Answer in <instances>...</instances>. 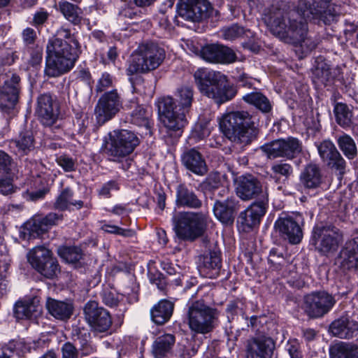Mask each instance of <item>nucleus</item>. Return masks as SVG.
I'll return each mask as SVG.
<instances>
[{"label":"nucleus","mask_w":358,"mask_h":358,"mask_svg":"<svg viewBox=\"0 0 358 358\" xmlns=\"http://www.w3.org/2000/svg\"><path fill=\"white\" fill-rule=\"evenodd\" d=\"M324 12L322 6L316 8L315 3L310 6L306 0H299L288 12L273 6L263 20L274 35L295 46V52L301 59L317 46L316 42L307 36L306 22L321 18Z\"/></svg>","instance_id":"obj_1"},{"label":"nucleus","mask_w":358,"mask_h":358,"mask_svg":"<svg viewBox=\"0 0 358 358\" xmlns=\"http://www.w3.org/2000/svg\"><path fill=\"white\" fill-rule=\"evenodd\" d=\"M45 73L58 77L70 71L80 53V45L74 34L64 27L57 31L56 36L49 40L46 47Z\"/></svg>","instance_id":"obj_2"},{"label":"nucleus","mask_w":358,"mask_h":358,"mask_svg":"<svg viewBox=\"0 0 358 358\" xmlns=\"http://www.w3.org/2000/svg\"><path fill=\"white\" fill-rule=\"evenodd\" d=\"M236 194L243 200H250L259 196L238 218V229L249 232L259 225L268 207V194L263 190L260 182L251 175L242 176L236 180Z\"/></svg>","instance_id":"obj_3"},{"label":"nucleus","mask_w":358,"mask_h":358,"mask_svg":"<svg viewBox=\"0 0 358 358\" xmlns=\"http://www.w3.org/2000/svg\"><path fill=\"white\" fill-rule=\"evenodd\" d=\"M220 128L232 143L243 148L257 138L258 130L248 112L229 113L220 121Z\"/></svg>","instance_id":"obj_4"},{"label":"nucleus","mask_w":358,"mask_h":358,"mask_svg":"<svg viewBox=\"0 0 358 358\" xmlns=\"http://www.w3.org/2000/svg\"><path fill=\"white\" fill-rule=\"evenodd\" d=\"M194 78L201 93L218 104L230 101L236 94V90L228 84L226 77L220 73L199 69Z\"/></svg>","instance_id":"obj_5"},{"label":"nucleus","mask_w":358,"mask_h":358,"mask_svg":"<svg viewBox=\"0 0 358 358\" xmlns=\"http://www.w3.org/2000/svg\"><path fill=\"white\" fill-rule=\"evenodd\" d=\"M172 96H166L159 102V109L162 127L161 133L166 141L173 143L182 134L185 127L188 124V115L174 108Z\"/></svg>","instance_id":"obj_6"},{"label":"nucleus","mask_w":358,"mask_h":358,"mask_svg":"<svg viewBox=\"0 0 358 358\" xmlns=\"http://www.w3.org/2000/svg\"><path fill=\"white\" fill-rule=\"evenodd\" d=\"M210 221L208 215L201 212H178L172 217L173 227L177 237L190 241L203 235Z\"/></svg>","instance_id":"obj_7"},{"label":"nucleus","mask_w":358,"mask_h":358,"mask_svg":"<svg viewBox=\"0 0 358 358\" xmlns=\"http://www.w3.org/2000/svg\"><path fill=\"white\" fill-rule=\"evenodd\" d=\"M186 315L191 331L196 334L205 335L215 328L219 312L203 301H196L189 305Z\"/></svg>","instance_id":"obj_8"},{"label":"nucleus","mask_w":358,"mask_h":358,"mask_svg":"<svg viewBox=\"0 0 358 358\" xmlns=\"http://www.w3.org/2000/svg\"><path fill=\"white\" fill-rule=\"evenodd\" d=\"M139 143L135 133L127 129L114 130L108 134L103 151L111 161L120 162L130 155Z\"/></svg>","instance_id":"obj_9"},{"label":"nucleus","mask_w":358,"mask_h":358,"mask_svg":"<svg viewBox=\"0 0 358 358\" xmlns=\"http://www.w3.org/2000/svg\"><path fill=\"white\" fill-rule=\"evenodd\" d=\"M164 48L155 43L141 45L133 56L128 72L133 75L137 73H147L157 69L165 59Z\"/></svg>","instance_id":"obj_10"},{"label":"nucleus","mask_w":358,"mask_h":358,"mask_svg":"<svg viewBox=\"0 0 358 358\" xmlns=\"http://www.w3.org/2000/svg\"><path fill=\"white\" fill-rule=\"evenodd\" d=\"M341 241V235L335 227L316 226L313 229L311 242L322 255L327 256L334 253Z\"/></svg>","instance_id":"obj_11"},{"label":"nucleus","mask_w":358,"mask_h":358,"mask_svg":"<svg viewBox=\"0 0 358 358\" xmlns=\"http://www.w3.org/2000/svg\"><path fill=\"white\" fill-rule=\"evenodd\" d=\"M122 108V101L117 90L103 94L95 106L94 115L97 122L103 124L113 119Z\"/></svg>","instance_id":"obj_12"},{"label":"nucleus","mask_w":358,"mask_h":358,"mask_svg":"<svg viewBox=\"0 0 358 358\" xmlns=\"http://www.w3.org/2000/svg\"><path fill=\"white\" fill-rule=\"evenodd\" d=\"M336 303L333 295L325 292H313L304 297L303 308L310 317L317 318L329 313Z\"/></svg>","instance_id":"obj_13"},{"label":"nucleus","mask_w":358,"mask_h":358,"mask_svg":"<svg viewBox=\"0 0 358 358\" xmlns=\"http://www.w3.org/2000/svg\"><path fill=\"white\" fill-rule=\"evenodd\" d=\"M20 78L11 71L0 75V108L2 110L13 108L18 99Z\"/></svg>","instance_id":"obj_14"},{"label":"nucleus","mask_w":358,"mask_h":358,"mask_svg":"<svg viewBox=\"0 0 358 358\" xmlns=\"http://www.w3.org/2000/svg\"><path fill=\"white\" fill-rule=\"evenodd\" d=\"M261 148L268 158L285 157L288 159L294 158L302 150L301 142L294 137L264 144Z\"/></svg>","instance_id":"obj_15"},{"label":"nucleus","mask_w":358,"mask_h":358,"mask_svg":"<svg viewBox=\"0 0 358 358\" xmlns=\"http://www.w3.org/2000/svg\"><path fill=\"white\" fill-rule=\"evenodd\" d=\"M178 14L192 21H201L209 18L215 13L208 0H180L178 3Z\"/></svg>","instance_id":"obj_16"},{"label":"nucleus","mask_w":358,"mask_h":358,"mask_svg":"<svg viewBox=\"0 0 358 358\" xmlns=\"http://www.w3.org/2000/svg\"><path fill=\"white\" fill-rule=\"evenodd\" d=\"M301 222H302V217L300 214L283 215L277 219L274 226L282 237L287 239L292 244H298L303 238Z\"/></svg>","instance_id":"obj_17"},{"label":"nucleus","mask_w":358,"mask_h":358,"mask_svg":"<svg viewBox=\"0 0 358 358\" xmlns=\"http://www.w3.org/2000/svg\"><path fill=\"white\" fill-rule=\"evenodd\" d=\"M84 315L86 321L95 331L106 332L112 325L109 312L99 307L98 303L95 301H90L85 304Z\"/></svg>","instance_id":"obj_18"},{"label":"nucleus","mask_w":358,"mask_h":358,"mask_svg":"<svg viewBox=\"0 0 358 358\" xmlns=\"http://www.w3.org/2000/svg\"><path fill=\"white\" fill-rule=\"evenodd\" d=\"M36 113L43 124L52 126L59 116L58 103L50 94H42L38 98Z\"/></svg>","instance_id":"obj_19"},{"label":"nucleus","mask_w":358,"mask_h":358,"mask_svg":"<svg viewBox=\"0 0 358 358\" xmlns=\"http://www.w3.org/2000/svg\"><path fill=\"white\" fill-rule=\"evenodd\" d=\"M274 348L275 343L270 337L253 338L248 341L246 358H271Z\"/></svg>","instance_id":"obj_20"},{"label":"nucleus","mask_w":358,"mask_h":358,"mask_svg":"<svg viewBox=\"0 0 358 358\" xmlns=\"http://www.w3.org/2000/svg\"><path fill=\"white\" fill-rule=\"evenodd\" d=\"M199 272L206 278H215L221 268L220 255L217 252H210L199 258Z\"/></svg>","instance_id":"obj_21"},{"label":"nucleus","mask_w":358,"mask_h":358,"mask_svg":"<svg viewBox=\"0 0 358 358\" xmlns=\"http://www.w3.org/2000/svg\"><path fill=\"white\" fill-rule=\"evenodd\" d=\"M182 163L187 169L196 175L203 176L207 172V166L204 158L194 148L183 153Z\"/></svg>","instance_id":"obj_22"},{"label":"nucleus","mask_w":358,"mask_h":358,"mask_svg":"<svg viewBox=\"0 0 358 358\" xmlns=\"http://www.w3.org/2000/svg\"><path fill=\"white\" fill-rule=\"evenodd\" d=\"M330 329L334 336L350 339L357 335L358 322L348 318H340L331 323Z\"/></svg>","instance_id":"obj_23"},{"label":"nucleus","mask_w":358,"mask_h":358,"mask_svg":"<svg viewBox=\"0 0 358 358\" xmlns=\"http://www.w3.org/2000/svg\"><path fill=\"white\" fill-rule=\"evenodd\" d=\"M236 209V201L234 198L227 199L224 201H216L213 207L215 216L224 224H231Z\"/></svg>","instance_id":"obj_24"},{"label":"nucleus","mask_w":358,"mask_h":358,"mask_svg":"<svg viewBox=\"0 0 358 358\" xmlns=\"http://www.w3.org/2000/svg\"><path fill=\"white\" fill-rule=\"evenodd\" d=\"M301 185L307 189H316L322 182V174L320 167L315 164L306 166L300 175Z\"/></svg>","instance_id":"obj_25"},{"label":"nucleus","mask_w":358,"mask_h":358,"mask_svg":"<svg viewBox=\"0 0 358 358\" xmlns=\"http://www.w3.org/2000/svg\"><path fill=\"white\" fill-rule=\"evenodd\" d=\"M341 266L344 268H358V241H348L341 252Z\"/></svg>","instance_id":"obj_26"},{"label":"nucleus","mask_w":358,"mask_h":358,"mask_svg":"<svg viewBox=\"0 0 358 358\" xmlns=\"http://www.w3.org/2000/svg\"><path fill=\"white\" fill-rule=\"evenodd\" d=\"M176 203L178 207L199 208L202 202L192 190L184 185H179L176 190Z\"/></svg>","instance_id":"obj_27"},{"label":"nucleus","mask_w":358,"mask_h":358,"mask_svg":"<svg viewBox=\"0 0 358 358\" xmlns=\"http://www.w3.org/2000/svg\"><path fill=\"white\" fill-rule=\"evenodd\" d=\"M175 102L174 108L189 115L194 100V92L189 87L178 88L173 98Z\"/></svg>","instance_id":"obj_28"},{"label":"nucleus","mask_w":358,"mask_h":358,"mask_svg":"<svg viewBox=\"0 0 358 358\" xmlns=\"http://www.w3.org/2000/svg\"><path fill=\"white\" fill-rule=\"evenodd\" d=\"M46 308L49 313L58 320L69 319L73 313V307L71 303L48 298Z\"/></svg>","instance_id":"obj_29"},{"label":"nucleus","mask_w":358,"mask_h":358,"mask_svg":"<svg viewBox=\"0 0 358 358\" xmlns=\"http://www.w3.org/2000/svg\"><path fill=\"white\" fill-rule=\"evenodd\" d=\"M173 303L168 300H161L150 310L152 320L163 324L169 320L173 311Z\"/></svg>","instance_id":"obj_30"},{"label":"nucleus","mask_w":358,"mask_h":358,"mask_svg":"<svg viewBox=\"0 0 358 358\" xmlns=\"http://www.w3.org/2000/svg\"><path fill=\"white\" fill-rule=\"evenodd\" d=\"M176 338L173 334H165L158 336L152 346L155 358H164L171 351Z\"/></svg>","instance_id":"obj_31"},{"label":"nucleus","mask_w":358,"mask_h":358,"mask_svg":"<svg viewBox=\"0 0 358 358\" xmlns=\"http://www.w3.org/2000/svg\"><path fill=\"white\" fill-rule=\"evenodd\" d=\"M151 112L143 106L136 105L131 113V122L138 127H144L145 134L151 135V127L153 123L150 120Z\"/></svg>","instance_id":"obj_32"},{"label":"nucleus","mask_w":358,"mask_h":358,"mask_svg":"<svg viewBox=\"0 0 358 358\" xmlns=\"http://www.w3.org/2000/svg\"><path fill=\"white\" fill-rule=\"evenodd\" d=\"M331 358H358V345L352 343L340 341L330 348Z\"/></svg>","instance_id":"obj_33"},{"label":"nucleus","mask_w":358,"mask_h":358,"mask_svg":"<svg viewBox=\"0 0 358 358\" xmlns=\"http://www.w3.org/2000/svg\"><path fill=\"white\" fill-rule=\"evenodd\" d=\"M39 306L33 301H18L16 303L14 315L18 320L30 319L39 313Z\"/></svg>","instance_id":"obj_34"},{"label":"nucleus","mask_w":358,"mask_h":358,"mask_svg":"<svg viewBox=\"0 0 358 358\" xmlns=\"http://www.w3.org/2000/svg\"><path fill=\"white\" fill-rule=\"evenodd\" d=\"M50 250L43 246H37L33 248L28 255L29 262L36 270L40 268L43 264L51 259Z\"/></svg>","instance_id":"obj_35"},{"label":"nucleus","mask_w":358,"mask_h":358,"mask_svg":"<svg viewBox=\"0 0 358 358\" xmlns=\"http://www.w3.org/2000/svg\"><path fill=\"white\" fill-rule=\"evenodd\" d=\"M57 9L67 20L74 24L80 23L82 20V11L77 6L68 1H62L59 2Z\"/></svg>","instance_id":"obj_36"},{"label":"nucleus","mask_w":358,"mask_h":358,"mask_svg":"<svg viewBox=\"0 0 358 358\" xmlns=\"http://www.w3.org/2000/svg\"><path fill=\"white\" fill-rule=\"evenodd\" d=\"M243 100L264 113L268 112L271 106L268 99L259 92H252L243 96Z\"/></svg>","instance_id":"obj_37"},{"label":"nucleus","mask_w":358,"mask_h":358,"mask_svg":"<svg viewBox=\"0 0 358 358\" xmlns=\"http://www.w3.org/2000/svg\"><path fill=\"white\" fill-rule=\"evenodd\" d=\"M19 152L27 154L34 148V140L31 131H24L20 134L17 138L13 141Z\"/></svg>","instance_id":"obj_38"},{"label":"nucleus","mask_w":358,"mask_h":358,"mask_svg":"<svg viewBox=\"0 0 358 358\" xmlns=\"http://www.w3.org/2000/svg\"><path fill=\"white\" fill-rule=\"evenodd\" d=\"M72 191L69 188L64 189L59 194L55 203V208L62 210L67 209L70 206L81 208L83 206V201H78L73 202L72 201Z\"/></svg>","instance_id":"obj_39"},{"label":"nucleus","mask_w":358,"mask_h":358,"mask_svg":"<svg viewBox=\"0 0 358 358\" xmlns=\"http://www.w3.org/2000/svg\"><path fill=\"white\" fill-rule=\"evenodd\" d=\"M338 145L343 154L350 159H353L357 155V147L354 140L347 134L338 137Z\"/></svg>","instance_id":"obj_40"},{"label":"nucleus","mask_w":358,"mask_h":358,"mask_svg":"<svg viewBox=\"0 0 358 358\" xmlns=\"http://www.w3.org/2000/svg\"><path fill=\"white\" fill-rule=\"evenodd\" d=\"M336 121L338 124L345 127L350 125L352 118V113L347 105L338 103L334 108Z\"/></svg>","instance_id":"obj_41"},{"label":"nucleus","mask_w":358,"mask_h":358,"mask_svg":"<svg viewBox=\"0 0 358 358\" xmlns=\"http://www.w3.org/2000/svg\"><path fill=\"white\" fill-rule=\"evenodd\" d=\"M59 256L66 262L74 264L83 257L82 250L78 247H64L59 249Z\"/></svg>","instance_id":"obj_42"},{"label":"nucleus","mask_w":358,"mask_h":358,"mask_svg":"<svg viewBox=\"0 0 358 358\" xmlns=\"http://www.w3.org/2000/svg\"><path fill=\"white\" fill-rule=\"evenodd\" d=\"M317 150L322 161L327 163L336 155L338 151L330 141H324L317 145Z\"/></svg>","instance_id":"obj_43"},{"label":"nucleus","mask_w":358,"mask_h":358,"mask_svg":"<svg viewBox=\"0 0 358 358\" xmlns=\"http://www.w3.org/2000/svg\"><path fill=\"white\" fill-rule=\"evenodd\" d=\"M36 271L48 278H52L59 272V268L57 261L52 257Z\"/></svg>","instance_id":"obj_44"},{"label":"nucleus","mask_w":358,"mask_h":358,"mask_svg":"<svg viewBox=\"0 0 358 358\" xmlns=\"http://www.w3.org/2000/svg\"><path fill=\"white\" fill-rule=\"evenodd\" d=\"M220 46L215 44L204 46L201 50L202 58L208 62L217 63Z\"/></svg>","instance_id":"obj_45"},{"label":"nucleus","mask_w":358,"mask_h":358,"mask_svg":"<svg viewBox=\"0 0 358 358\" xmlns=\"http://www.w3.org/2000/svg\"><path fill=\"white\" fill-rule=\"evenodd\" d=\"M27 228L33 235L39 236L48 231L46 225L40 217H34L27 224Z\"/></svg>","instance_id":"obj_46"},{"label":"nucleus","mask_w":358,"mask_h":358,"mask_svg":"<svg viewBox=\"0 0 358 358\" xmlns=\"http://www.w3.org/2000/svg\"><path fill=\"white\" fill-rule=\"evenodd\" d=\"M101 229L107 233L117 234L124 237H131L134 234L131 229H123L118 226L106 223L101 226Z\"/></svg>","instance_id":"obj_47"},{"label":"nucleus","mask_w":358,"mask_h":358,"mask_svg":"<svg viewBox=\"0 0 358 358\" xmlns=\"http://www.w3.org/2000/svg\"><path fill=\"white\" fill-rule=\"evenodd\" d=\"M218 57L217 63L222 64L232 63L236 59V56L234 52L231 49L223 45L220 46Z\"/></svg>","instance_id":"obj_48"},{"label":"nucleus","mask_w":358,"mask_h":358,"mask_svg":"<svg viewBox=\"0 0 358 358\" xmlns=\"http://www.w3.org/2000/svg\"><path fill=\"white\" fill-rule=\"evenodd\" d=\"M327 164L331 169L338 171L341 176H343L345 173L346 163L339 152L329 160Z\"/></svg>","instance_id":"obj_49"},{"label":"nucleus","mask_w":358,"mask_h":358,"mask_svg":"<svg viewBox=\"0 0 358 358\" xmlns=\"http://www.w3.org/2000/svg\"><path fill=\"white\" fill-rule=\"evenodd\" d=\"M57 163L66 172L73 171L76 169L75 160L68 155H62L58 157Z\"/></svg>","instance_id":"obj_50"},{"label":"nucleus","mask_w":358,"mask_h":358,"mask_svg":"<svg viewBox=\"0 0 358 358\" xmlns=\"http://www.w3.org/2000/svg\"><path fill=\"white\" fill-rule=\"evenodd\" d=\"M243 34V28L234 24L223 30V36L227 40H234Z\"/></svg>","instance_id":"obj_51"},{"label":"nucleus","mask_w":358,"mask_h":358,"mask_svg":"<svg viewBox=\"0 0 358 358\" xmlns=\"http://www.w3.org/2000/svg\"><path fill=\"white\" fill-rule=\"evenodd\" d=\"M113 83V81L112 76L108 73H104L102 74L101 77L97 82L96 85V91L97 92H103L112 87Z\"/></svg>","instance_id":"obj_52"},{"label":"nucleus","mask_w":358,"mask_h":358,"mask_svg":"<svg viewBox=\"0 0 358 358\" xmlns=\"http://www.w3.org/2000/svg\"><path fill=\"white\" fill-rule=\"evenodd\" d=\"M271 170L276 174H280L286 178H288L293 173L292 166L287 163L275 164L271 167Z\"/></svg>","instance_id":"obj_53"},{"label":"nucleus","mask_w":358,"mask_h":358,"mask_svg":"<svg viewBox=\"0 0 358 358\" xmlns=\"http://www.w3.org/2000/svg\"><path fill=\"white\" fill-rule=\"evenodd\" d=\"M210 134V129L207 126H203L201 124H198L195 127L192 133V138L196 140H202L206 137L208 136Z\"/></svg>","instance_id":"obj_54"},{"label":"nucleus","mask_w":358,"mask_h":358,"mask_svg":"<svg viewBox=\"0 0 358 358\" xmlns=\"http://www.w3.org/2000/svg\"><path fill=\"white\" fill-rule=\"evenodd\" d=\"M62 358H78V352L76 347L71 343H66L62 348Z\"/></svg>","instance_id":"obj_55"},{"label":"nucleus","mask_w":358,"mask_h":358,"mask_svg":"<svg viewBox=\"0 0 358 358\" xmlns=\"http://www.w3.org/2000/svg\"><path fill=\"white\" fill-rule=\"evenodd\" d=\"M49 17L48 13L43 8H41L34 15L32 24L36 27L43 24Z\"/></svg>","instance_id":"obj_56"},{"label":"nucleus","mask_w":358,"mask_h":358,"mask_svg":"<svg viewBox=\"0 0 358 358\" xmlns=\"http://www.w3.org/2000/svg\"><path fill=\"white\" fill-rule=\"evenodd\" d=\"M17 59L18 55L16 52L7 51L1 56L0 65L10 66L14 64Z\"/></svg>","instance_id":"obj_57"},{"label":"nucleus","mask_w":358,"mask_h":358,"mask_svg":"<svg viewBox=\"0 0 358 358\" xmlns=\"http://www.w3.org/2000/svg\"><path fill=\"white\" fill-rule=\"evenodd\" d=\"M119 189V185L115 180H110L103 185L99 191V194L105 197H110L112 191H117Z\"/></svg>","instance_id":"obj_58"},{"label":"nucleus","mask_w":358,"mask_h":358,"mask_svg":"<svg viewBox=\"0 0 358 358\" xmlns=\"http://www.w3.org/2000/svg\"><path fill=\"white\" fill-rule=\"evenodd\" d=\"M138 287L135 282H131L129 287L124 289L123 294L127 296L130 301L134 302L138 301Z\"/></svg>","instance_id":"obj_59"},{"label":"nucleus","mask_w":358,"mask_h":358,"mask_svg":"<svg viewBox=\"0 0 358 358\" xmlns=\"http://www.w3.org/2000/svg\"><path fill=\"white\" fill-rule=\"evenodd\" d=\"M10 157L3 151H0V174H7L10 171Z\"/></svg>","instance_id":"obj_60"},{"label":"nucleus","mask_w":358,"mask_h":358,"mask_svg":"<svg viewBox=\"0 0 358 358\" xmlns=\"http://www.w3.org/2000/svg\"><path fill=\"white\" fill-rule=\"evenodd\" d=\"M103 302L108 306L115 307L119 303L118 296L113 292H104L103 294Z\"/></svg>","instance_id":"obj_61"},{"label":"nucleus","mask_w":358,"mask_h":358,"mask_svg":"<svg viewBox=\"0 0 358 358\" xmlns=\"http://www.w3.org/2000/svg\"><path fill=\"white\" fill-rule=\"evenodd\" d=\"M30 59L29 62L31 66H36L41 64L43 58V52L41 49H33L29 50Z\"/></svg>","instance_id":"obj_62"},{"label":"nucleus","mask_w":358,"mask_h":358,"mask_svg":"<svg viewBox=\"0 0 358 358\" xmlns=\"http://www.w3.org/2000/svg\"><path fill=\"white\" fill-rule=\"evenodd\" d=\"M14 191L13 185L10 178L0 180V193L3 195H8Z\"/></svg>","instance_id":"obj_63"},{"label":"nucleus","mask_w":358,"mask_h":358,"mask_svg":"<svg viewBox=\"0 0 358 358\" xmlns=\"http://www.w3.org/2000/svg\"><path fill=\"white\" fill-rule=\"evenodd\" d=\"M22 36L23 41L27 45L34 43L36 38V31L29 27L23 30Z\"/></svg>","instance_id":"obj_64"}]
</instances>
